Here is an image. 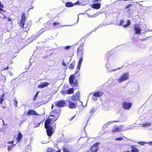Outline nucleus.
<instances>
[{
    "instance_id": "9b49d317",
    "label": "nucleus",
    "mask_w": 152,
    "mask_h": 152,
    "mask_svg": "<svg viewBox=\"0 0 152 152\" xmlns=\"http://www.w3.org/2000/svg\"><path fill=\"white\" fill-rule=\"evenodd\" d=\"M39 101L37 102L36 104L38 107L39 106L42 104H45L48 102V100L46 99H45V98H43V99L42 100L41 99H39Z\"/></svg>"
},
{
    "instance_id": "e433bc0d",
    "label": "nucleus",
    "mask_w": 152,
    "mask_h": 152,
    "mask_svg": "<svg viewBox=\"0 0 152 152\" xmlns=\"http://www.w3.org/2000/svg\"><path fill=\"white\" fill-rule=\"evenodd\" d=\"M81 57L79 59V62H78V64H82V61H83V57H82V56H80Z\"/></svg>"
},
{
    "instance_id": "e2e57ef3",
    "label": "nucleus",
    "mask_w": 152,
    "mask_h": 152,
    "mask_svg": "<svg viewBox=\"0 0 152 152\" xmlns=\"http://www.w3.org/2000/svg\"><path fill=\"white\" fill-rule=\"evenodd\" d=\"M144 126H146L147 125V123H145L143 124Z\"/></svg>"
},
{
    "instance_id": "37998d69",
    "label": "nucleus",
    "mask_w": 152,
    "mask_h": 152,
    "mask_svg": "<svg viewBox=\"0 0 152 152\" xmlns=\"http://www.w3.org/2000/svg\"><path fill=\"white\" fill-rule=\"evenodd\" d=\"M124 20H121L120 22L119 25L120 26H122L123 25L124 23Z\"/></svg>"
},
{
    "instance_id": "aec40b11",
    "label": "nucleus",
    "mask_w": 152,
    "mask_h": 152,
    "mask_svg": "<svg viewBox=\"0 0 152 152\" xmlns=\"http://www.w3.org/2000/svg\"><path fill=\"white\" fill-rule=\"evenodd\" d=\"M23 137V135L21 132H19L18 134V136L16 138L17 140V142L20 141Z\"/></svg>"
},
{
    "instance_id": "09e8293b",
    "label": "nucleus",
    "mask_w": 152,
    "mask_h": 152,
    "mask_svg": "<svg viewBox=\"0 0 152 152\" xmlns=\"http://www.w3.org/2000/svg\"><path fill=\"white\" fill-rule=\"evenodd\" d=\"M7 21L10 22L12 21V19L11 18H7Z\"/></svg>"
},
{
    "instance_id": "c756f323",
    "label": "nucleus",
    "mask_w": 152,
    "mask_h": 152,
    "mask_svg": "<svg viewBox=\"0 0 152 152\" xmlns=\"http://www.w3.org/2000/svg\"><path fill=\"white\" fill-rule=\"evenodd\" d=\"M63 152H72L68 150V149L66 148H64L63 150Z\"/></svg>"
},
{
    "instance_id": "79ce46f5",
    "label": "nucleus",
    "mask_w": 152,
    "mask_h": 152,
    "mask_svg": "<svg viewBox=\"0 0 152 152\" xmlns=\"http://www.w3.org/2000/svg\"><path fill=\"white\" fill-rule=\"evenodd\" d=\"M43 29V28H42L41 30L39 31V35L41 34L43 32H45L46 31V30L42 31V30Z\"/></svg>"
},
{
    "instance_id": "6ab92c4d",
    "label": "nucleus",
    "mask_w": 152,
    "mask_h": 152,
    "mask_svg": "<svg viewBox=\"0 0 152 152\" xmlns=\"http://www.w3.org/2000/svg\"><path fill=\"white\" fill-rule=\"evenodd\" d=\"M121 128L118 126H115L112 130L113 133L119 132L121 131Z\"/></svg>"
},
{
    "instance_id": "3c124183",
    "label": "nucleus",
    "mask_w": 152,
    "mask_h": 152,
    "mask_svg": "<svg viewBox=\"0 0 152 152\" xmlns=\"http://www.w3.org/2000/svg\"><path fill=\"white\" fill-rule=\"evenodd\" d=\"M148 143L149 145H152V141H149L148 142Z\"/></svg>"
},
{
    "instance_id": "2eb2a0df",
    "label": "nucleus",
    "mask_w": 152,
    "mask_h": 152,
    "mask_svg": "<svg viewBox=\"0 0 152 152\" xmlns=\"http://www.w3.org/2000/svg\"><path fill=\"white\" fill-rule=\"evenodd\" d=\"M49 84V83L47 82L41 83L40 85H38V87L39 88H42L45 87H47Z\"/></svg>"
},
{
    "instance_id": "6e6552de",
    "label": "nucleus",
    "mask_w": 152,
    "mask_h": 152,
    "mask_svg": "<svg viewBox=\"0 0 152 152\" xmlns=\"http://www.w3.org/2000/svg\"><path fill=\"white\" fill-rule=\"evenodd\" d=\"M80 96H72L71 97V100L74 102H79L80 103V105H83V102L80 100Z\"/></svg>"
},
{
    "instance_id": "603ef678",
    "label": "nucleus",
    "mask_w": 152,
    "mask_h": 152,
    "mask_svg": "<svg viewBox=\"0 0 152 152\" xmlns=\"http://www.w3.org/2000/svg\"><path fill=\"white\" fill-rule=\"evenodd\" d=\"M94 15H96V14H94V15H90V16H89V17L90 18H91V17H95V16Z\"/></svg>"
},
{
    "instance_id": "412c9836",
    "label": "nucleus",
    "mask_w": 152,
    "mask_h": 152,
    "mask_svg": "<svg viewBox=\"0 0 152 152\" xmlns=\"http://www.w3.org/2000/svg\"><path fill=\"white\" fill-rule=\"evenodd\" d=\"M134 145H132L131 148L132 149L131 151V152H139V150L137 148L135 147Z\"/></svg>"
},
{
    "instance_id": "680f3d73",
    "label": "nucleus",
    "mask_w": 152,
    "mask_h": 152,
    "mask_svg": "<svg viewBox=\"0 0 152 152\" xmlns=\"http://www.w3.org/2000/svg\"><path fill=\"white\" fill-rule=\"evenodd\" d=\"M123 66H122L121 67H118V68H117L118 69H121Z\"/></svg>"
},
{
    "instance_id": "13d9d810",
    "label": "nucleus",
    "mask_w": 152,
    "mask_h": 152,
    "mask_svg": "<svg viewBox=\"0 0 152 152\" xmlns=\"http://www.w3.org/2000/svg\"><path fill=\"white\" fill-rule=\"evenodd\" d=\"M8 67H9V66H7V67L5 68H4V69H3V70H5L6 69H8Z\"/></svg>"
},
{
    "instance_id": "bb28decb",
    "label": "nucleus",
    "mask_w": 152,
    "mask_h": 152,
    "mask_svg": "<svg viewBox=\"0 0 152 152\" xmlns=\"http://www.w3.org/2000/svg\"><path fill=\"white\" fill-rule=\"evenodd\" d=\"M15 145V144H12L10 145H9L7 147V150L9 151H10L12 149Z\"/></svg>"
},
{
    "instance_id": "4c0bfd02",
    "label": "nucleus",
    "mask_w": 152,
    "mask_h": 152,
    "mask_svg": "<svg viewBox=\"0 0 152 152\" xmlns=\"http://www.w3.org/2000/svg\"><path fill=\"white\" fill-rule=\"evenodd\" d=\"M60 23H59L58 22H54L53 23V25L54 26H56L58 25H60Z\"/></svg>"
},
{
    "instance_id": "4468645a",
    "label": "nucleus",
    "mask_w": 152,
    "mask_h": 152,
    "mask_svg": "<svg viewBox=\"0 0 152 152\" xmlns=\"http://www.w3.org/2000/svg\"><path fill=\"white\" fill-rule=\"evenodd\" d=\"M74 89L73 88H69L68 90L66 91H62L63 94H73L74 92Z\"/></svg>"
},
{
    "instance_id": "8fccbe9b",
    "label": "nucleus",
    "mask_w": 152,
    "mask_h": 152,
    "mask_svg": "<svg viewBox=\"0 0 152 152\" xmlns=\"http://www.w3.org/2000/svg\"><path fill=\"white\" fill-rule=\"evenodd\" d=\"M14 142V140H13L11 141H10V142H8V143H11V144H13V143Z\"/></svg>"
},
{
    "instance_id": "423d86ee",
    "label": "nucleus",
    "mask_w": 152,
    "mask_h": 152,
    "mask_svg": "<svg viewBox=\"0 0 152 152\" xmlns=\"http://www.w3.org/2000/svg\"><path fill=\"white\" fill-rule=\"evenodd\" d=\"M132 104L131 102H123L122 105V107L124 109L126 110H129L132 107Z\"/></svg>"
},
{
    "instance_id": "052dcab7",
    "label": "nucleus",
    "mask_w": 152,
    "mask_h": 152,
    "mask_svg": "<svg viewBox=\"0 0 152 152\" xmlns=\"http://www.w3.org/2000/svg\"><path fill=\"white\" fill-rule=\"evenodd\" d=\"M56 152H61V151H60V150H57V151H56Z\"/></svg>"
},
{
    "instance_id": "dca6fc26",
    "label": "nucleus",
    "mask_w": 152,
    "mask_h": 152,
    "mask_svg": "<svg viewBox=\"0 0 152 152\" xmlns=\"http://www.w3.org/2000/svg\"><path fill=\"white\" fill-rule=\"evenodd\" d=\"M92 7L94 9L98 10L101 7L100 3L93 4H92Z\"/></svg>"
},
{
    "instance_id": "20e7f679",
    "label": "nucleus",
    "mask_w": 152,
    "mask_h": 152,
    "mask_svg": "<svg viewBox=\"0 0 152 152\" xmlns=\"http://www.w3.org/2000/svg\"><path fill=\"white\" fill-rule=\"evenodd\" d=\"M129 77L128 73H125L122 74L118 80L119 83H121L123 81H125L128 79Z\"/></svg>"
},
{
    "instance_id": "0e129e2a",
    "label": "nucleus",
    "mask_w": 152,
    "mask_h": 152,
    "mask_svg": "<svg viewBox=\"0 0 152 152\" xmlns=\"http://www.w3.org/2000/svg\"><path fill=\"white\" fill-rule=\"evenodd\" d=\"M39 92V91H38L37 92V93H36V94H35V95H37L38 94V93Z\"/></svg>"
},
{
    "instance_id": "de8ad7c7",
    "label": "nucleus",
    "mask_w": 152,
    "mask_h": 152,
    "mask_svg": "<svg viewBox=\"0 0 152 152\" xmlns=\"http://www.w3.org/2000/svg\"><path fill=\"white\" fill-rule=\"evenodd\" d=\"M38 96H34V98H33V100L34 101H35L36 99H37V97Z\"/></svg>"
},
{
    "instance_id": "5fc2aeb1",
    "label": "nucleus",
    "mask_w": 152,
    "mask_h": 152,
    "mask_svg": "<svg viewBox=\"0 0 152 152\" xmlns=\"http://www.w3.org/2000/svg\"><path fill=\"white\" fill-rule=\"evenodd\" d=\"M101 0H94V2H98Z\"/></svg>"
},
{
    "instance_id": "a878e982",
    "label": "nucleus",
    "mask_w": 152,
    "mask_h": 152,
    "mask_svg": "<svg viewBox=\"0 0 152 152\" xmlns=\"http://www.w3.org/2000/svg\"><path fill=\"white\" fill-rule=\"evenodd\" d=\"M93 94V95H102L103 94V93L102 91H99L97 92L94 93V94H93L92 93H90V95Z\"/></svg>"
},
{
    "instance_id": "a211bd4d",
    "label": "nucleus",
    "mask_w": 152,
    "mask_h": 152,
    "mask_svg": "<svg viewBox=\"0 0 152 152\" xmlns=\"http://www.w3.org/2000/svg\"><path fill=\"white\" fill-rule=\"evenodd\" d=\"M51 121V118H48L46 120L45 123V128L50 126V125Z\"/></svg>"
},
{
    "instance_id": "72a5a7b5",
    "label": "nucleus",
    "mask_w": 152,
    "mask_h": 152,
    "mask_svg": "<svg viewBox=\"0 0 152 152\" xmlns=\"http://www.w3.org/2000/svg\"><path fill=\"white\" fill-rule=\"evenodd\" d=\"M41 124V122H39V123H35L34 124L35 127H37L39 126Z\"/></svg>"
},
{
    "instance_id": "f3484780",
    "label": "nucleus",
    "mask_w": 152,
    "mask_h": 152,
    "mask_svg": "<svg viewBox=\"0 0 152 152\" xmlns=\"http://www.w3.org/2000/svg\"><path fill=\"white\" fill-rule=\"evenodd\" d=\"M75 74H72L69 77V83L70 85L73 83L75 79Z\"/></svg>"
},
{
    "instance_id": "f8f14e48",
    "label": "nucleus",
    "mask_w": 152,
    "mask_h": 152,
    "mask_svg": "<svg viewBox=\"0 0 152 152\" xmlns=\"http://www.w3.org/2000/svg\"><path fill=\"white\" fill-rule=\"evenodd\" d=\"M26 115H40L39 114H38L36 111L34 110H29L27 112Z\"/></svg>"
},
{
    "instance_id": "1a4fd4ad",
    "label": "nucleus",
    "mask_w": 152,
    "mask_h": 152,
    "mask_svg": "<svg viewBox=\"0 0 152 152\" xmlns=\"http://www.w3.org/2000/svg\"><path fill=\"white\" fill-rule=\"evenodd\" d=\"M46 129L47 134L48 137L51 136L54 132L52 127L49 126L45 128Z\"/></svg>"
},
{
    "instance_id": "49530a36",
    "label": "nucleus",
    "mask_w": 152,
    "mask_h": 152,
    "mask_svg": "<svg viewBox=\"0 0 152 152\" xmlns=\"http://www.w3.org/2000/svg\"><path fill=\"white\" fill-rule=\"evenodd\" d=\"M75 116H76V115H75L74 116H72V117L70 118L69 119V120L70 121H72V120H73L74 119V118Z\"/></svg>"
},
{
    "instance_id": "c85d7f7f",
    "label": "nucleus",
    "mask_w": 152,
    "mask_h": 152,
    "mask_svg": "<svg viewBox=\"0 0 152 152\" xmlns=\"http://www.w3.org/2000/svg\"><path fill=\"white\" fill-rule=\"evenodd\" d=\"M4 96H1L0 97V104H2L3 101L4 100Z\"/></svg>"
},
{
    "instance_id": "ddd939ff",
    "label": "nucleus",
    "mask_w": 152,
    "mask_h": 152,
    "mask_svg": "<svg viewBox=\"0 0 152 152\" xmlns=\"http://www.w3.org/2000/svg\"><path fill=\"white\" fill-rule=\"evenodd\" d=\"M134 30L136 34H141V30L140 28L138 26V25L136 26L134 25Z\"/></svg>"
},
{
    "instance_id": "9d476101",
    "label": "nucleus",
    "mask_w": 152,
    "mask_h": 152,
    "mask_svg": "<svg viewBox=\"0 0 152 152\" xmlns=\"http://www.w3.org/2000/svg\"><path fill=\"white\" fill-rule=\"evenodd\" d=\"M99 144V142H97L92 146L90 149L91 152H96L98 149V145Z\"/></svg>"
},
{
    "instance_id": "6e6d98bb",
    "label": "nucleus",
    "mask_w": 152,
    "mask_h": 152,
    "mask_svg": "<svg viewBox=\"0 0 152 152\" xmlns=\"http://www.w3.org/2000/svg\"><path fill=\"white\" fill-rule=\"evenodd\" d=\"M29 28H28L26 29L24 31V32H27Z\"/></svg>"
},
{
    "instance_id": "0eeeda50",
    "label": "nucleus",
    "mask_w": 152,
    "mask_h": 152,
    "mask_svg": "<svg viewBox=\"0 0 152 152\" xmlns=\"http://www.w3.org/2000/svg\"><path fill=\"white\" fill-rule=\"evenodd\" d=\"M68 104L67 105L68 107L70 109H75L77 108V102H74L68 100Z\"/></svg>"
},
{
    "instance_id": "a19ab883",
    "label": "nucleus",
    "mask_w": 152,
    "mask_h": 152,
    "mask_svg": "<svg viewBox=\"0 0 152 152\" xmlns=\"http://www.w3.org/2000/svg\"><path fill=\"white\" fill-rule=\"evenodd\" d=\"M71 46H66L64 47V49L66 50H68L69 49Z\"/></svg>"
},
{
    "instance_id": "b1692460",
    "label": "nucleus",
    "mask_w": 152,
    "mask_h": 152,
    "mask_svg": "<svg viewBox=\"0 0 152 152\" xmlns=\"http://www.w3.org/2000/svg\"><path fill=\"white\" fill-rule=\"evenodd\" d=\"M65 5L67 7H71L73 6L74 4L71 2H68L66 3Z\"/></svg>"
},
{
    "instance_id": "c9c22d12",
    "label": "nucleus",
    "mask_w": 152,
    "mask_h": 152,
    "mask_svg": "<svg viewBox=\"0 0 152 152\" xmlns=\"http://www.w3.org/2000/svg\"><path fill=\"white\" fill-rule=\"evenodd\" d=\"M53 148H48L47 152H53Z\"/></svg>"
},
{
    "instance_id": "4be33fe9",
    "label": "nucleus",
    "mask_w": 152,
    "mask_h": 152,
    "mask_svg": "<svg viewBox=\"0 0 152 152\" xmlns=\"http://www.w3.org/2000/svg\"><path fill=\"white\" fill-rule=\"evenodd\" d=\"M75 65V62L73 61L69 65V67L70 69H72L74 68Z\"/></svg>"
},
{
    "instance_id": "774afa93",
    "label": "nucleus",
    "mask_w": 152,
    "mask_h": 152,
    "mask_svg": "<svg viewBox=\"0 0 152 152\" xmlns=\"http://www.w3.org/2000/svg\"><path fill=\"white\" fill-rule=\"evenodd\" d=\"M151 124V123H149L148 125H150Z\"/></svg>"
},
{
    "instance_id": "69168bd1",
    "label": "nucleus",
    "mask_w": 152,
    "mask_h": 152,
    "mask_svg": "<svg viewBox=\"0 0 152 152\" xmlns=\"http://www.w3.org/2000/svg\"><path fill=\"white\" fill-rule=\"evenodd\" d=\"M53 104H52V107H51V109H53Z\"/></svg>"
},
{
    "instance_id": "338daca9",
    "label": "nucleus",
    "mask_w": 152,
    "mask_h": 152,
    "mask_svg": "<svg viewBox=\"0 0 152 152\" xmlns=\"http://www.w3.org/2000/svg\"><path fill=\"white\" fill-rule=\"evenodd\" d=\"M5 18H6V17L5 16L3 18L5 19Z\"/></svg>"
},
{
    "instance_id": "bf43d9fd",
    "label": "nucleus",
    "mask_w": 152,
    "mask_h": 152,
    "mask_svg": "<svg viewBox=\"0 0 152 152\" xmlns=\"http://www.w3.org/2000/svg\"><path fill=\"white\" fill-rule=\"evenodd\" d=\"M80 94L79 92V91H78L75 94H76V95H79Z\"/></svg>"
},
{
    "instance_id": "a18cd8bd",
    "label": "nucleus",
    "mask_w": 152,
    "mask_h": 152,
    "mask_svg": "<svg viewBox=\"0 0 152 152\" xmlns=\"http://www.w3.org/2000/svg\"><path fill=\"white\" fill-rule=\"evenodd\" d=\"M81 64H78V65L77 67V68L78 69V70H80V68L81 67Z\"/></svg>"
},
{
    "instance_id": "ea45409f",
    "label": "nucleus",
    "mask_w": 152,
    "mask_h": 152,
    "mask_svg": "<svg viewBox=\"0 0 152 152\" xmlns=\"http://www.w3.org/2000/svg\"><path fill=\"white\" fill-rule=\"evenodd\" d=\"M131 6H132V4H129L127 5L124 8H125V9H127V8L130 7Z\"/></svg>"
},
{
    "instance_id": "58836bf2",
    "label": "nucleus",
    "mask_w": 152,
    "mask_h": 152,
    "mask_svg": "<svg viewBox=\"0 0 152 152\" xmlns=\"http://www.w3.org/2000/svg\"><path fill=\"white\" fill-rule=\"evenodd\" d=\"M146 143V142H138V143L141 145H144V143Z\"/></svg>"
},
{
    "instance_id": "39448f33",
    "label": "nucleus",
    "mask_w": 152,
    "mask_h": 152,
    "mask_svg": "<svg viewBox=\"0 0 152 152\" xmlns=\"http://www.w3.org/2000/svg\"><path fill=\"white\" fill-rule=\"evenodd\" d=\"M54 104L56 106L59 107H64L66 106L65 101L64 100H59L54 102Z\"/></svg>"
},
{
    "instance_id": "cd10ccee",
    "label": "nucleus",
    "mask_w": 152,
    "mask_h": 152,
    "mask_svg": "<svg viewBox=\"0 0 152 152\" xmlns=\"http://www.w3.org/2000/svg\"><path fill=\"white\" fill-rule=\"evenodd\" d=\"M131 24L130 21L129 20H127V24L123 25V26L124 27H128Z\"/></svg>"
},
{
    "instance_id": "c03bdc74",
    "label": "nucleus",
    "mask_w": 152,
    "mask_h": 152,
    "mask_svg": "<svg viewBox=\"0 0 152 152\" xmlns=\"http://www.w3.org/2000/svg\"><path fill=\"white\" fill-rule=\"evenodd\" d=\"M123 139V138L122 137H120L116 138L115 139V140H117H117L120 141V140H122Z\"/></svg>"
},
{
    "instance_id": "5701e85b",
    "label": "nucleus",
    "mask_w": 152,
    "mask_h": 152,
    "mask_svg": "<svg viewBox=\"0 0 152 152\" xmlns=\"http://www.w3.org/2000/svg\"><path fill=\"white\" fill-rule=\"evenodd\" d=\"M71 86L73 87H78V84L77 83V80L75 79L74 82H73V83L72 85H70Z\"/></svg>"
},
{
    "instance_id": "473e14b6",
    "label": "nucleus",
    "mask_w": 152,
    "mask_h": 152,
    "mask_svg": "<svg viewBox=\"0 0 152 152\" xmlns=\"http://www.w3.org/2000/svg\"><path fill=\"white\" fill-rule=\"evenodd\" d=\"M101 96H93L92 98L94 100L96 101L97 99V97H100Z\"/></svg>"
},
{
    "instance_id": "2f4dec72",
    "label": "nucleus",
    "mask_w": 152,
    "mask_h": 152,
    "mask_svg": "<svg viewBox=\"0 0 152 152\" xmlns=\"http://www.w3.org/2000/svg\"><path fill=\"white\" fill-rule=\"evenodd\" d=\"M95 110L94 108L93 107L91 108L89 111V112L90 113L92 114L95 112Z\"/></svg>"
},
{
    "instance_id": "f704fd0d",
    "label": "nucleus",
    "mask_w": 152,
    "mask_h": 152,
    "mask_svg": "<svg viewBox=\"0 0 152 152\" xmlns=\"http://www.w3.org/2000/svg\"><path fill=\"white\" fill-rule=\"evenodd\" d=\"M13 101L14 102V104L15 105V106L16 107H17V104L18 103V102L17 101L16 99H14L13 100Z\"/></svg>"
},
{
    "instance_id": "f03ea898",
    "label": "nucleus",
    "mask_w": 152,
    "mask_h": 152,
    "mask_svg": "<svg viewBox=\"0 0 152 152\" xmlns=\"http://www.w3.org/2000/svg\"><path fill=\"white\" fill-rule=\"evenodd\" d=\"M84 48V43H81L78 47L77 50V56H82L83 55V51Z\"/></svg>"
},
{
    "instance_id": "7ed1b4c3",
    "label": "nucleus",
    "mask_w": 152,
    "mask_h": 152,
    "mask_svg": "<svg viewBox=\"0 0 152 152\" xmlns=\"http://www.w3.org/2000/svg\"><path fill=\"white\" fill-rule=\"evenodd\" d=\"M26 18V14L25 12L22 13L21 15V18L20 20V22L19 23V26L22 28H24V26L25 24Z\"/></svg>"
},
{
    "instance_id": "4d7b16f0",
    "label": "nucleus",
    "mask_w": 152,
    "mask_h": 152,
    "mask_svg": "<svg viewBox=\"0 0 152 152\" xmlns=\"http://www.w3.org/2000/svg\"><path fill=\"white\" fill-rule=\"evenodd\" d=\"M120 121H113V123H115V122H120Z\"/></svg>"
},
{
    "instance_id": "f257e3e1",
    "label": "nucleus",
    "mask_w": 152,
    "mask_h": 152,
    "mask_svg": "<svg viewBox=\"0 0 152 152\" xmlns=\"http://www.w3.org/2000/svg\"><path fill=\"white\" fill-rule=\"evenodd\" d=\"M60 113V110L58 109H54L53 110L50 114V116L51 117V121H55L59 118Z\"/></svg>"
},
{
    "instance_id": "7c9ffc66",
    "label": "nucleus",
    "mask_w": 152,
    "mask_h": 152,
    "mask_svg": "<svg viewBox=\"0 0 152 152\" xmlns=\"http://www.w3.org/2000/svg\"><path fill=\"white\" fill-rule=\"evenodd\" d=\"M3 7V6L1 4V2L0 1V12H1V11L4 12V10L2 9Z\"/></svg>"
},
{
    "instance_id": "864d4df0",
    "label": "nucleus",
    "mask_w": 152,
    "mask_h": 152,
    "mask_svg": "<svg viewBox=\"0 0 152 152\" xmlns=\"http://www.w3.org/2000/svg\"><path fill=\"white\" fill-rule=\"evenodd\" d=\"M62 64L64 66H66V64H65V63L64 62H62Z\"/></svg>"
},
{
    "instance_id": "393cba45",
    "label": "nucleus",
    "mask_w": 152,
    "mask_h": 152,
    "mask_svg": "<svg viewBox=\"0 0 152 152\" xmlns=\"http://www.w3.org/2000/svg\"><path fill=\"white\" fill-rule=\"evenodd\" d=\"M113 55V53H112L110 52H108L106 55V58L108 59L110 57Z\"/></svg>"
}]
</instances>
